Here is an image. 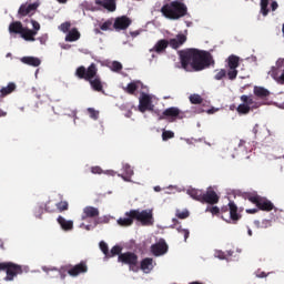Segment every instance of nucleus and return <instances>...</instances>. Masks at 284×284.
Wrapping results in <instances>:
<instances>
[{
    "label": "nucleus",
    "mask_w": 284,
    "mask_h": 284,
    "mask_svg": "<svg viewBox=\"0 0 284 284\" xmlns=\"http://www.w3.org/2000/svg\"><path fill=\"white\" fill-rule=\"evenodd\" d=\"M181 65L186 72H201L206 70L210 65H214L215 61L211 52L205 50H197L196 48H187L186 50L179 51Z\"/></svg>",
    "instance_id": "obj_1"
},
{
    "label": "nucleus",
    "mask_w": 284,
    "mask_h": 284,
    "mask_svg": "<svg viewBox=\"0 0 284 284\" xmlns=\"http://www.w3.org/2000/svg\"><path fill=\"white\" fill-rule=\"evenodd\" d=\"M187 194L192 196V199H195V201H200V203H209L206 212H211L213 215H219L221 213L220 207L215 205L219 203L220 196L212 187H209L206 192L191 187L187 190Z\"/></svg>",
    "instance_id": "obj_2"
},
{
    "label": "nucleus",
    "mask_w": 284,
    "mask_h": 284,
    "mask_svg": "<svg viewBox=\"0 0 284 284\" xmlns=\"http://www.w3.org/2000/svg\"><path fill=\"white\" fill-rule=\"evenodd\" d=\"M75 77L88 81L94 92H104V83L99 74L98 65L91 63L89 68L80 65L75 70Z\"/></svg>",
    "instance_id": "obj_3"
},
{
    "label": "nucleus",
    "mask_w": 284,
    "mask_h": 284,
    "mask_svg": "<svg viewBox=\"0 0 284 284\" xmlns=\"http://www.w3.org/2000/svg\"><path fill=\"white\" fill-rule=\"evenodd\" d=\"M135 221H140L142 225H152L154 216L152 210H130L125 212V216L118 219V224L122 226L133 225Z\"/></svg>",
    "instance_id": "obj_4"
},
{
    "label": "nucleus",
    "mask_w": 284,
    "mask_h": 284,
    "mask_svg": "<svg viewBox=\"0 0 284 284\" xmlns=\"http://www.w3.org/2000/svg\"><path fill=\"white\" fill-rule=\"evenodd\" d=\"M161 13L165 19H170L171 21H179V19H183L189 14L187 6L182 1H171L170 3H165L161 8Z\"/></svg>",
    "instance_id": "obj_5"
},
{
    "label": "nucleus",
    "mask_w": 284,
    "mask_h": 284,
    "mask_svg": "<svg viewBox=\"0 0 284 284\" xmlns=\"http://www.w3.org/2000/svg\"><path fill=\"white\" fill-rule=\"evenodd\" d=\"M186 41H187L186 34H176V37L174 39H170V41H168V39H160V41H158L155 45L151 48L150 52H156V54H163L164 52H166L169 45L173 50H179V48L184 45Z\"/></svg>",
    "instance_id": "obj_6"
},
{
    "label": "nucleus",
    "mask_w": 284,
    "mask_h": 284,
    "mask_svg": "<svg viewBox=\"0 0 284 284\" xmlns=\"http://www.w3.org/2000/svg\"><path fill=\"white\" fill-rule=\"evenodd\" d=\"M221 214L222 219L227 223H237L242 217V215L239 214V207L234 201H230L229 206L224 205L221 210Z\"/></svg>",
    "instance_id": "obj_7"
},
{
    "label": "nucleus",
    "mask_w": 284,
    "mask_h": 284,
    "mask_svg": "<svg viewBox=\"0 0 284 284\" xmlns=\"http://www.w3.org/2000/svg\"><path fill=\"white\" fill-rule=\"evenodd\" d=\"M246 199L251 201V203H255L257 205L258 210H263L266 212H271L274 210V203L270 201L268 199H265V196H260L256 192H248L246 194Z\"/></svg>",
    "instance_id": "obj_8"
},
{
    "label": "nucleus",
    "mask_w": 284,
    "mask_h": 284,
    "mask_svg": "<svg viewBox=\"0 0 284 284\" xmlns=\"http://www.w3.org/2000/svg\"><path fill=\"white\" fill-rule=\"evenodd\" d=\"M7 272V276H4V281H14L18 274H22V265H18V263H12L11 261L0 263V272Z\"/></svg>",
    "instance_id": "obj_9"
},
{
    "label": "nucleus",
    "mask_w": 284,
    "mask_h": 284,
    "mask_svg": "<svg viewBox=\"0 0 284 284\" xmlns=\"http://www.w3.org/2000/svg\"><path fill=\"white\" fill-rule=\"evenodd\" d=\"M118 261L129 265L130 270H133V272L139 270V256L135 252H122V254L118 256Z\"/></svg>",
    "instance_id": "obj_10"
},
{
    "label": "nucleus",
    "mask_w": 284,
    "mask_h": 284,
    "mask_svg": "<svg viewBox=\"0 0 284 284\" xmlns=\"http://www.w3.org/2000/svg\"><path fill=\"white\" fill-rule=\"evenodd\" d=\"M241 101L242 103L236 108L239 114H250L251 110H254V108H258L257 103H254V99L252 95L242 94Z\"/></svg>",
    "instance_id": "obj_11"
},
{
    "label": "nucleus",
    "mask_w": 284,
    "mask_h": 284,
    "mask_svg": "<svg viewBox=\"0 0 284 284\" xmlns=\"http://www.w3.org/2000/svg\"><path fill=\"white\" fill-rule=\"evenodd\" d=\"M186 114L180 108H166L160 115V120L166 119L170 123H174L179 119H185Z\"/></svg>",
    "instance_id": "obj_12"
},
{
    "label": "nucleus",
    "mask_w": 284,
    "mask_h": 284,
    "mask_svg": "<svg viewBox=\"0 0 284 284\" xmlns=\"http://www.w3.org/2000/svg\"><path fill=\"white\" fill-rule=\"evenodd\" d=\"M239 65H240V57H235L234 54L229 57V59H227V67H229L227 77L231 81H235V79H237Z\"/></svg>",
    "instance_id": "obj_13"
},
{
    "label": "nucleus",
    "mask_w": 284,
    "mask_h": 284,
    "mask_svg": "<svg viewBox=\"0 0 284 284\" xmlns=\"http://www.w3.org/2000/svg\"><path fill=\"white\" fill-rule=\"evenodd\" d=\"M100 216L99 207H94L93 205H87L82 210V221H87V219H94V226L99 225L100 221L98 220Z\"/></svg>",
    "instance_id": "obj_14"
},
{
    "label": "nucleus",
    "mask_w": 284,
    "mask_h": 284,
    "mask_svg": "<svg viewBox=\"0 0 284 284\" xmlns=\"http://www.w3.org/2000/svg\"><path fill=\"white\" fill-rule=\"evenodd\" d=\"M169 250V245L165 241V239H160L158 243H153L151 245V252L154 254V256H162L163 254H166Z\"/></svg>",
    "instance_id": "obj_15"
},
{
    "label": "nucleus",
    "mask_w": 284,
    "mask_h": 284,
    "mask_svg": "<svg viewBox=\"0 0 284 284\" xmlns=\"http://www.w3.org/2000/svg\"><path fill=\"white\" fill-rule=\"evenodd\" d=\"M133 21L130 19V17L123 16V17H116L113 23V28L116 31L121 30H128L130 26H132Z\"/></svg>",
    "instance_id": "obj_16"
},
{
    "label": "nucleus",
    "mask_w": 284,
    "mask_h": 284,
    "mask_svg": "<svg viewBox=\"0 0 284 284\" xmlns=\"http://www.w3.org/2000/svg\"><path fill=\"white\" fill-rule=\"evenodd\" d=\"M148 110L150 112L154 110V105H152V99L150 94H142L139 100V111L144 113L148 112Z\"/></svg>",
    "instance_id": "obj_17"
},
{
    "label": "nucleus",
    "mask_w": 284,
    "mask_h": 284,
    "mask_svg": "<svg viewBox=\"0 0 284 284\" xmlns=\"http://www.w3.org/2000/svg\"><path fill=\"white\" fill-rule=\"evenodd\" d=\"M88 270L89 267L87 261H80V263H77V265L69 267L68 274H70V276H79V274H84L88 272Z\"/></svg>",
    "instance_id": "obj_18"
},
{
    "label": "nucleus",
    "mask_w": 284,
    "mask_h": 284,
    "mask_svg": "<svg viewBox=\"0 0 284 284\" xmlns=\"http://www.w3.org/2000/svg\"><path fill=\"white\" fill-rule=\"evenodd\" d=\"M39 8V3H29L28 4H22L20 8H19V17H28L30 14H34V12L38 10Z\"/></svg>",
    "instance_id": "obj_19"
},
{
    "label": "nucleus",
    "mask_w": 284,
    "mask_h": 284,
    "mask_svg": "<svg viewBox=\"0 0 284 284\" xmlns=\"http://www.w3.org/2000/svg\"><path fill=\"white\" fill-rule=\"evenodd\" d=\"M95 4L101 6V8H104V10H108V12H115L116 10L115 0H97Z\"/></svg>",
    "instance_id": "obj_20"
},
{
    "label": "nucleus",
    "mask_w": 284,
    "mask_h": 284,
    "mask_svg": "<svg viewBox=\"0 0 284 284\" xmlns=\"http://www.w3.org/2000/svg\"><path fill=\"white\" fill-rule=\"evenodd\" d=\"M10 34H21L23 37V24L21 21H13L9 24Z\"/></svg>",
    "instance_id": "obj_21"
},
{
    "label": "nucleus",
    "mask_w": 284,
    "mask_h": 284,
    "mask_svg": "<svg viewBox=\"0 0 284 284\" xmlns=\"http://www.w3.org/2000/svg\"><path fill=\"white\" fill-rule=\"evenodd\" d=\"M253 94H255L257 99H267L271 92L266 88H262L261 85H255V88H253Z\"/></svg>",
    "instance_id": "obj_22"
},
{
    "label": "nucleus",
    "mask_w": 284,
    "mask_h": 284,
    "mask_svg": "<svg viewBox=\"0 0 284 284\" xmlns=\"http://www.w3.org/2000/svg\"><path fill=\"white\" fill-rule=\"evenodd\" d=\"M58 223L60 224L62 230H64L65 232H69L71 230H73V227H74L73 221H68L62 215L58 216Z\"/></svg>",
    "instance_id": "obj_23"
},
{
    "label": "nucleus",
    "mask_w": 284,
    "mask_h": 284,
    "mask_svg": "<svg viewBox=\"0 0 284 284\" xmlns=\"http://www.w3.org/2000/svg\"><path fill=\"white\" fill-rule=\"evenodd\" d=\"M22 63L27 65H32L33 68H39L41 65V60L36 57H22Z\"/></svg>",
    "instance_id": "obj_24"
},
{
    "label": "nucleus",
    "mask_w": 284,
    "mask_h": 284,
    "mask_svg": "<svg viewBox=\"0 0 284 284\" xmlns=\"http://www.w3.org/2000/svg\"><path fill=\"white\" fill-rule=\"evenodd\" d=\"M79 39H81V33L77 28H72V30H70L65 37V41L68 42L79 41Z\"/></svg>",
    "instance_id": "obj_25"
},
{
    "label": "nucleus",
    "mask_w": 284,
    "mask_h": 284,
    "mask_svg": "<svg viewBox=\"0 0 284 284\" xmlns=\"http://www.w3.org/2000/svg\"><path fill=\"white\" fill-rule=\"evenodd\" d=\"M123 171L124 174H121L122 179H124V181H131L134 174L133 168L129 163H126L125 165H123Z\"/></svg>",
    "instance_id": "obj_26"
},
{
    "label": "nucleus",
    "mask_w": 284,
    "mask_h": 284,
    "mask_svg": "<svg viewBox=\"0 0 284 284\" xmlns=\"http://www.w3.org/2000/svg\"><path fill=\"white\" fill-rule=\"evenodd\" d=\"M22 39L24 41H36V32L22 26Z\"/></svg>",
    "instance_id": "obj_27"
},
{
    "label": "nucleus",
    "mask_w": 284,
    "mask_h": 284,
    "mask_svg": "<svg viewBox=\"0 0 284 284\" xmlns=\"http://www.w3.org/2000/svg\"><path fill=\"white\" fill-rule=\"evenodd\" d=\"M17 90L16 83H9L6 88H1L0 94L1 97H8V94H12Z\"/></svg>",
    "instance_id": "obj_28"
},
{
    "label": "nucleus",
    "mask_w": 284,
    "mask_h": 284,
    "mask_svg": "<svg viewBox=\"0 0 284 284\" xmlns=\"http://www.w3.org/2000/svg\"><path fill=\"white\" fill-rule=\"evenodd\" d=\"M152 265H153V258H150V257L142 258L141 270H143L144 272H150V270H152Z\"/></svg>",
    "instance_id": "obj_29"
},
{
    "label": "nucleus",
    "mask_w": 284,
    "mask_h": 284,
    "mask_svg": "<svg viewBox=\"0 0 284 284\" xmlns=\"http://www.w3.org/2000/svg\"><path fill=\"white\" fill-rule=\"evenodd\" d=\"M268 3L270 0H261L260 2L261 13L263 14V17H267L270 14Z\"/></svg>",
    "instance_id": "obj_30"
},
{
    "label": "nucleus",
    "mask_w": 284,
    "mask_h": 284,
    "mask_svg": "<svg viewBox=\"0 0 284 284\" xmlns=\"http://www.w3.org/2000/svg\"><path fill=\"white\" fill-rule=\"evenodd\" d=\"M256 227L266 229L272 227V221L270 219H264L263 221H254Z\"/></svg>",
    "instance_id": "obj_31"
},
{
    "label": "nucleus",
    "mask_w": 284,
    "mask_h": 284,
    "mask_svg": "<svg viewBox=\"0 0 284 284\" xmlns=\"http://www.w3.org/2000/svg\"><path fill=\"white\" fill-rule=\"evenodd\" d=\"M136 90H139V85L135 82L128 83L126 88H124L128 94H135Z\"/></svg>",
    "instance_id": "obj_32"
},
{
    "label": "nucleus",
    "mask_w": 284,
    "mask_h": 284,
    "mask_svg": "<svg viewBox=\"0 0 284 284\" xmlns=\"http://www.w3.org/2000/svg\"><path fill=\"white\" fill-rule=\"evenodd\" d=\"M90 119H93V121H98L100 119V111L94 110V108H88L87 110Z\"/></svg>",
    "instance_id": "obj_33"
},
{
    "label": "nucleus",
    "mask_w": 284,
    "mask_h": 284,
    "mask_svg": "<svg viewBox=\"0 0 284 284\" xmlns=\"http://www.w3.org/2000/svg\"><path fill=\"white\" fill-rule=\"evenodd\" d=\"M123 247L121 245H113V247L110 250V256H120L122 254Z\"/></svg>",
    "instance_id": "obj_34"
},
{
    "label": "nucleus",
    "mask_w": 284,
    "mask_h": 284,
    "mask_svg": "<svg viewBox=\"0 0 284 284\" xmlns=\"http://www.w3.org/2000/svg\"><path fill=\"white\" fill-rule=\"evenodd\" d=\"M99 246L103 254L110 258V250L108 243L105 241H100Z\"/></svg>",
    "instance_id": "obj_35"
},
{
    "label": "nucleus",
    "mask_w": 284,
    "mask_h": 284,
    "mask_svg": "<svg viewBox=\"0 0 284 284\" xmlns=\"http://www.w3.org/2000/svg\"><path fill=\"white\" fill-rule=\"evenodd\" d=\"M190 101L194 105H199V104L203 103V99L200 94H191Z\"/></svg>",
    "instance_id": "obj_36"
},
{
    "label": "nucleus",
    "mask_w": 284,
    "mask_h": 284,
    "mask_svg": "<svg viewBox=\"0 0 284 284\" xmlns=\"http://www.w3.org/2000/svg\"><path fill=\"white\" fill-rule=\"evenodd\" d=\"M227 77V72L226 70L222 69V70H216L215 77L214 79L216 81H222L223 79H225Z\"/></svg>",
    "instance_id": "obj_37"
},
{
    "label": "nucleus",
    "mask_w": 284,
    "mask_h": 284,
    "mask_svg": "<svg viewBox=\"0 0 284 284\" xmlns=\"http://www.w3.org/2000/svg\"><path fill=\"white\" fill-rule=\"evenodd\" d=\"M280 70H282V74H280V77H275V81H277V83L284 85V60L280 64Z\"/></svg>",
    "instance_id": "obj_38"
},
{
    "label": "nucleus",
    "mask_w": 284,
    "mask_h": 284,
    "mask_svg": "<svg viewBox=\"0 0 284 284\" xmlns=\"http://www.w3.org/2000/svg\"><path fill=\"white\" fill-rule=\"evenodd\" d=\"M175 215L178 219H187L190 216L189 210H176Z\"/></svg>",
    "instance_id": "obj_39"
},
{
    "label": "nucleus",
    "mask_w": 284,
    "mask_h": 284,
    "mask_svg": "<svg viewBox=\"0 0 284 284\" xmlns=\"http://www.w3.org/2000/svg\"><path fill=\"white\" fill-rule=\"evenodd\" d=\"M162 139L163 141H169L170 139H174V132H172L171 130H163Z\"/></svg>",
    "instance_id": "obj_40"
},
{
    "label": "nucleus",
    "mask_w": 284,
    "mask_h": 284,
    "mask_svg": "<svg viewBox=\"0 0 284 284\" xmlns=\"http://www.w3.org/2000/svg\"><path fill=\"white\" fill-rule=\"evenodd\" d=\"M57 209L59 212H64L65 210H69L68 201H60V203H57Z\"/></svg>",
    "instance_id": "obj_41"
},
{
    "label": "nucleus",
    "mask_w": 284,
    "mask_h": 284,
    "mask_svg": "<svg viewBox=\"0 0 284 284\" xmlns=\"http://www.w3.org/2000/svg\"><path fill=\"white\" fill-rule=\"evenodd\" d=\"M112 26H113V21L108 20V21H105L104 23H102V26L100 27V29L105 32V31H108V30H111Z\"/></svg>",
    "instance_id": "obj_42"
},
{
    "label": "nucleus",
    "mask_w": 284,
    "mask_h": 284,
    "mask_svg": "<svg viewBox=\"0 0 284 284\" xmlns=\"http://www.w3.org/2000/svg\"><path fill=\"white\" fill-rule=\"evenodd\" d=\"M31 26L33 27L32 32H36L34 37H37L39 30H41V26L38 21H34V20H31Z\"/></svg>",
    "instance_id": "obj_43"
},
{
    "label": "nucleus",
    "mask_w": 284,
    "mask_h": 284,
    "mask_svg": "<svg viewBox=\"0 0 284 284\" xmlns=\"http://www.w3.org/2000/svg\"><path fill=\"white\" fill-rule=\"evenodd\" d=\"M112 70H113L114 72H120L121 70H123L122 63H120L119 61H113V63H112Z\"/></svg>",
    "instance_id": "obj_44"
},
{
    "label": "nucleus",
    "mask_w": 284,
    "mask_h": 284,
    "mask_svg": "<svg viewBox=\"0 0 284 284\" xmlns=\"http://www.w3.org/2000/svg\"><path fill=\"white\" fill-rule=\"evenodd\" d=\"M178 232H180V234H183L184 241H187L190 236V230H185L182 226H180L178 227Z\"/></svg>",
    "instance_id": "obj_45"
},
{
    "label": "nucleus",
    "mask_w": 284,
    "mask_h": 284,
    "mask_svg": "<svg viewBox=\"0 0 284 284\" xmlns=\"http://www.w3.org/2000/svg\"><path fill=\"white\" fill-rule=\"evenodd\" d=\"M70 28H71V23L69 22V21H67L65 23H62L61 26H60V30L62 31V32H70Z\"/></svg>",
    "instance_id": "obj_46"
},
{
    "label": "nucleus",
    "mask_w": 284,
    "mask_h": 284,
    "mask_svg": "<svg viewBox=\"0 0 284 284\" xmlns=\"http://www.w3.org/2000/svg\"><path fill=\"white\" fill-rule=\"evenodd\" d=\"M91 172L92 174H102L103 170L102 168H100V165H94L93 168H91Z\"/></svg>",
    "instance_id": "obj_47"
},
{
    "label": "nucleus",
    "mask_w": 284,
    "mask_h": 284,
    "mask_svg": "<svg viewBox=\"0 0 284 284\" xmlns=\"http://www.w3.org/2000/svg\"><path fill=\"white\" fill-rule=\"evenodd\" d=\"M51 201H49L45 205H44V210H47V212H55V207L54 206H50Z\"/></svg>",
    "instance_id": "obj_48"
},
{
    "label": "nucleus",
    "mask_w": 284,
    "mask_h": 284,
    "mask_svg": "<svg viewBox=\"0 0 284 284\" xmlns=\"http://www.w3.org/2000/svg\"><path fill=\"white\" fill-rule=\"evenodd\" d=\"M215 255H216L219 258H226V254H225V252H223L222 250H217V252H215Z\"/></svg>",
    "instance_id": "obj_49"
},
{
    "label": "nucleus",
    "mask_w": 284,
    "mask_h": 284,
    "mask_svg": "<svg viewBox=\"0 0 284 284\" xmlns=\"http://www.w3.org/2000/svg\"><path fill=\"white\" fill-rule=\"evenodd\" d=\"M42 214H43V207H38V209L36 210V216H38L39 219H41Z\"/></svg>",
    "instance_id": "obj_50"
},
{
    "label": "nucleus",
    "mask_w": 284,
    "mask_h": 284,
    "mask_svg": "<svg viewBox=\"0 0 284 284\" xmlns=\"http://www.w3.org/2000/svg\"><path fill=\"white\" fill-rule=\"evenodd\" d=\"M271 8H272L273 12H275V11L278 9V3H277V1H273V0H272Z\"/></svg>",
    "instance_id": "obj_51"
},
{
    "label": "nucleus",
    "mask_w": 284,
    "mask_h": 284,
    "mask_svg": "<svg viewBox=\"0 0 284 284\" xmlns=\"http://www.w3.org/2000/svg\"><path fill=\"white\" fill-rule=\"evenodd\" d=\"M246 212L248 214H256V212H258V207L256 206V207H253L252 210H246Z\"/></svg>",
    "instance_id": "obj_52"
},
{
    "label": "nucleus",
    "mask_w": 284,
    "mask_h": 284,
    "mask_svg": "<svg viewBox=\"0 0 284 284\" xmlns=\"http://www.w3.org/2000/svg\"><path fill=\"white\" fill-rule=\"evenodd\" d=\"M257 276H260V278H264L267 274L266 272H257Z\"/></svg>",
    "instance_id": "obj_53"
},
{
    "label": "nucleus",
    "mask_w": 284,
    "mask_h": 284,
    "mask_svg": "<svg viewBox=\"0 0 284 284\" xmlns=\"http://www.w3.org/2000/svg\"><path fill=\"white\" fill-rule=\"evenodd\" d=\"M81 227H84L85 230H91V225H85V223H81Z\"/></svg>",
    "instance_id": "obj_54"
},
{
    "label": "nucleus",
    "mask_w": 284,
    "mask_h": 284,
    "mask_svg": "<svg viewBox=\"0 0 284 284\" xmlns=\"http://www.w3.org/2000/svg\"><path fill=\"white\" fill-rule=\"evenodd\" d=\"M130 34H131V37L135 38V37H139L140 32L135 31V32H131Z\"/></svg>",
    "instance_id": "obj_55"
},
{
    "label": "nucleus",
    "mask_w": 284,
    "mask_h": 284,
    "mask_svg": "<svg viewBox=\"0 0 284 284\" xmlns=\"http://www.w3.org/2000/svg\"><path fill=\"white\" fill-rule=\"evenodd\" d=\"M257 132H258V125H255V126L253 128V133H254V134H257Z\"/></svg>",
    "instance_id": "obj_56"
},
{
    "label": "nucleus",
    "mask_w": 284,
    "mask_h": 284,
    "mask_svg": "<svg viewBox=\"0 0 284 284\" xmlns=\"http://www.w3.org/2000/svg\"><path fill=\"white\" fill-rule=\"evenodd\" d=\"M0 116H7V112L0 109Z\"/></svg>",
    "instance_id": "obj_57"
},
{
    "label": "nucleus",
    "mask_w": 284,
    "mask_h": 284,
    "mask_svg": "<svg viewBox=\"0 0 284 284\" xmlns=\"http://www.w3.org/2000/svg\"><path fill=\"white\" fill-rule=\"evenodd\" d=\"M189 284H205V283H201L200 281H192L191 283Z\"/></svg>",
    "instance_id": "obj_58"
},
{
    "label": "nucleus",
    "mask_w": 284,
    "mask_h": 284,
    "mask_svg": "<svg viewBox=\"0 0 284 284\" xmlns=\"http://www.w3.org/2000/svg\"><path fill=\"white\" fill-rule=\"evenodd\" d=\"M58 3H68V0H58Z\"/></svg>",
    "instance_id": "obj_59"
},
{
    "label": "nucleus",
    "mask_w": 284,
    "mask_h": 284,
    "mask_svg": "<svg viewBox=\"0 0 284 284\" xmlns=\"http://www.w3.org/2000/svg\"><path fill=\"white\" fill-rule=\"evenodd\" d=\"M246 141H240V145H245Z\"/></svg>",
    "instance_id": "obj_60"
},
{
    "label": "nucleus",
    "mask_w": 284,
    "mask_h": 284,
    "mask_svg": "<svg viewBox=\"0 0 284 284\" xmlns=\"http://www.w3.org/2000/svg\"><path fill=\"white\" fill-rule=\"evenodd\" d=\"M253 232L251 229H248V235L252 236Z\"/></svg>",
    "instance_id": "obj_61"
},
{
    "label": "nucleus",
    "mask_w": 284,
    "mask_h": 284,
    "mask_svg": "<svg viewBox=\"0 0 284 284\" xmlns=\"http://www.w3.org/2000/svg\"><path fill=\"white\" fill-rule=\"evenodd\" d=\"M173 223H179V219H173Z\"/></svg>",
    "instance_id": "obj_62"
},
{
    "label": "nucleus",
    "mask_w": 284,
    "mask_h": 284,
    "mask_svg": "<svg viewBox=\"0 0 284 284\" xmlns=\"http://www.w3.org/2000/svg\"><path fill=\"white\" fill-rule=\"evenodd\" d=\"M282 32H283V34H284V24H283V27H282Z\"/></svg>",
    "instance_id": "obj_63"
},
{
    "label": "nucleus",
    "mask_w": 284,
    "mask_h": 284,
    "mask_svg": "<svg viewBox=\"0 0 284 284\" xmlns=\"http://www.w3.org/2000/svg\"><path fill=\"white\" fill-rule=\"evenodd\" d=\"M159 190H161V187H155V191H159Z\"/></svg>",
    "instance_id": "obj_64"
}]
</instances>
